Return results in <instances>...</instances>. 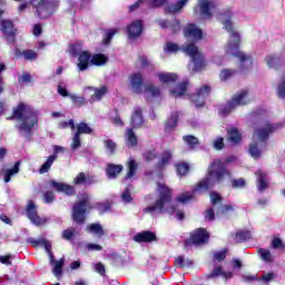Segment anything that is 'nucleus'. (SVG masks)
I'll use <instances>...</instances> for the list:
<instances>
[{
	"label": "nucleus",
	"instance_id": "25",
	"mask_svg": "<svg viewBox=\"0 0 285 285\" xmlns=\"http://www.w3.org/2000/svg\"><path fill=\"white\" fill-rule=\"evenodd\" d=\"M19 166H21V163L17 161L14 166L11 168H4L2 169L1 174L4 179V184H9V181L14 177V175L19 174Z\"/></svg>",
	"mask_w": 285,
	"mask_h": 285
},
{
	"label": "nucleus",
	"instance_id": "58",
	"mask_svg": "<svg viewBox=\"0 0 285 285\" xmlns=\"http://www.w3.org/2000/svg\"><path fill=\"white\" fill-rule=\"evenodd\" d=\"M43 202H45V204H52V202H55V193H52V191L45 193Z\"/></svg>",
	"mask_w": 285,
	"mask_h": 285
},
{
	"label": "nucleus",
	"instance_id": "23",
	"mask_svg": "<svg viewBox=\"0 0 285 285\" xmlns=\"http://www.w3.org/2000/svg\"><path fill=\"white\" fill-rule=\"evenodd\" d=\"M50 188H53L57 193H65V195H72L75 193V187L55 180L50 181Z\"/></svg>",
	"mask_w": 285,
	"mask_h": 285
},
{
	"label": "nucleus",
	"instance_id": "30",
	"mask_svg": "<svg viewBox=\"0 0 285 285\" xmlns=\"http://www.w3.org/2000/svg\"><path fill=\"white\" fill-rule=\"evenodd\" d=\"M178 119H179V111H173L165 125L166 132H170V130H175V128H177Z\"/></svg>",
	"mask_w": 285,
	"mask_h": 285
},
{
	"label": "nucleus",
	"instance_id": "36",
	"mask_svg": "<svg viewBox=\"0 0 285 285\" xmlns=\"http://www.w3.org/2000/svg\"><path fill=\"white\" fill-rule=\"evenodd\" d=\"M87 233H90L96 237H104V227H101L100 224H90L87 226Z\"/></svg>",
	"mask_w": 285,
	"mask_h": 285
},
{
	"label": "nucleus",
	"instance_id": "59",
	"mask_svg": "<svg viewBox=\"0 0 285 285\" xmlns=\"http://www.w3.org/2000/svg\"><path fill=\"white\" fill-rule=\"evenodd\" d=\"M85 183H86V175L83 173L78 174L73 179V184H76V186H79Z\"/></svg>",
	"mask_w": 285,
	"mask_h": 285
},
{
	"label": "nucleus",
	"instance_id": "48",
	"mask_svg": "<svg viewBox=\"0 0 285 285\" xmlns=\"http://www.w3.org/2000/svg\"><path fill=\"white\" fill-rule=\"evenodd\" d=\"M110 206H112V203L109 202V200L104 202V203H98L97 204V210L100 214L108 213L110 210Z\"/></svg>",
	"mask_w": 285,
	"mask_h": 285
},
{
	"label": "nucleus",
	"instance_id": "26",
	"mask_svg": "<svg viewBox=\"0 0 285 285\" xmlns=\"http://www.w3.org/2000/svg\"><path fill=\"white\" fill-rule=\"evenodd\" d=\"M265 62L273 70H277V68H279V66H283V63H284L282 58H279V56H277L275 53L267 55L265 57Z\"/></svg>",
	"mask_w": 285,
	"mask_h": 285
},
{
	"label": "nucleus",
	"instance_id": "12",
	"mask_svg": "<svg viewBox=\"0 0 285 285\" xmlns=\"http://www.w3.org/2000/svg\"><path fill=\"white\" fill-rule=\"evenodd\" d=\"M149 8H160L164 6L166 12H180L181 9L188 3V0H178L176 4H168V0H147Z\"/></svg>",
	"mask_w": 285,
	"mask_h": 285
},
{
	"label": "nucleus",
	"instance_id": "62",
	"mask_svg": "<svg viewBox=\"0 0 285 285\" xmlns=\"http://www.w3.org/2000/svg\"><path fill=\"white\" fill-rule=\"evenodd\" d=\"M226 259V250L217 252L214 254V262H224Z\"/></svg>",
	"mask_w": 285,
	"mask_h": 285
},
{
	"label": "nucleus",
	"instance_id": "20",
	"mask_svg": "<svg viewBox=\"0 0 285 285\" xmlns=\"http://www.w3.org/2000/svg\"><path fill=\"white\" fill-rule=\"evenodd\" d=\"M0 30L4 35L7 41L12 43L14 41V24L10 20H1L0 21Z\"/></svg>",
	"mask_w": 285,
	"mask_h": 285
},
{
	"label": "nucleus",
	"instance_id": "37",
	"mask_svg": "<svg viewBox=\"0 0 285 285\" xmlns=\"http://www.w3.org/2000/svg\"><path fill=\"white\" fill-rule=\"evenodd\" d=\"M56 159H57V155L49 156L48 159L43 163V165L39 169L40 175H45V173H48L50 168H52V164H55Z\"/></svg>",
	"mask_w": 285,
	"mask_h": 285
},
{
	"label": "nucleus",
	"instance_id": "24",
	"mask_svg": "<svg viewBox=\"0 0 285 285\" xmlns=\"http://www.w3.org/2000/svg\"><path fill=\"white\" fill-rule=\"evenodd\" d=\"M156 77L158 78L160 83H165L166 86H170V83H175V81H177V79L179 78L177 73L166 72V71L158 72Z\"/></svg>",
	"mask_w": 285,
	"mask_h": 285
},
{
	"label": "nucleus",
	"instance_id": "41",
	"mask_svg": "<svg viewBox=\"0 0 285 285\" xmlns=\"http://www.w3.org/2000/svg\"><path fill=\"white\" fill-rule=\"evenodd\" d=\"M92 132V128H90V126H88V124L86 122H80L77 126V132L76 135H78L80 137V135H90Z\"/></svg>",
	"mask_w": 285,
	"mask_h": 285
},
{
	"label": "nucleus",
	"instance_id": "31",
	"mask_svg": "<svg viewBox=\"0 0 285 285\" xmlns=\"http://www.w3.org/2000/svg\"><path fill=\"white\" fill-rule=\"evenodd\" d=\"M187 88H188V82H181L176 87L169 89L170 96L175 98L184 97V95H186Z\"/></svg>",
	"mask_w": 285,
	"mask_h": 285
},
{
	"label": "nucleus",
	"instance_id": "54",
	"mask_svg": "<svg viewBox=\"0 0 285 285\" xmlns=\"http://www.w3.org/2000/svg\"><path fill=\"white\" fill-rule=\"evenodd\" d=\"M117 32H119V29H110L104 38V43H110V41H112V37H115Z\"/></svg>",
	"mask_w": 285,
	"mask_h": 285
},
{
	"label": "nucleus",
	"instance_id": "17",
	"mask_svg": "<svg viewBox=\"0 0 285 285\" xmlns=\"http://www.w3.org/2000/svg\"><path fill=\"white\" fill-rule=\"evenodd\" d=\"M107 92H108V88L104 86L99 88L87 87L83 89V94L90 97L89 98L90 104H95V101H101V99L106 97Z\"/></svg>",
	"mask_w": 285,
	"mask_h": 285
},
{
	"label": "nucleus",
	"instance_id": "49",
	"mask_svg": "<svg viewBox=\"0 0 285 285\" xmlns=\"http://www.w3.org/2000/svg\"><path fill=\"white\" fill-rule=\"evenodd\" d=\"M70 148L72 151L79 150V148H81V138L79 137V134L73 135Z\"/></svg>",
	"mask_w": 285,
	"mask_h": 285
},
{
	"label": "nucleus",
	"instance_id": "29",
	"mask_svg": "<svg viewBox=\"0 0 285 285\" xmlns=\"http://www.w3.org/2000/svg\"><path fill=\"white\" fill-rule=\"evenodd\" d=\"M124 170V165L109 164L106 168L108 179H116V177Z\"/></svg>",
	"mask_w": 285,
	"mask_h": 285
},
{
	"label": "nucleus",
	"instance_id": "53",
	"mask_svg": "<svg viewBox=\"0 0 285 285\" xmlns=\"http://www.w3.org/2000/svg\"><path fill=\"white\" fill-rule=\"evenodd\" d=\"M69 98L71 99L72 104L78 106V108L83 106V104H86V99L83 97H79L77 95H70Z\"/></svg>",
	"mask_w": 285,
	"mask_h": 285
},
{
	"label": "nucleus",
	"instance_id": "27",
	"mask_svg": "<svg viewBox=\"0 0 285 285\" xmlns=\"http://www.w3.org/2000/svg\"><path fill=\"white\" fill-rule=\"evenodd\" d=\"M209 277H223V279H232L233 272L224 271V267L216 265L213 272L209 274Z\"/></svg>",
	"mask_w": 285,
	"mask_h": 285
},
{
	"label": "nucleus",
	"instance_id": "42",
	"mask_svg": "<svg viewBox=\"0 0 285 285\" xmlns=\"http://www.w3.org/2000/svg\"><path fill=\"white\" fill-rule=\"evenodd\" d=\"M104 146H105L107 153H109V155H115V153L117 150V142H115L112 139H105Z\"/></svg>",
	"mask_w": 285,
	"mask_h": 285
},
{
	"label": "nucleus",
	"instance_id": "10",
	"mask_svg": "<svg viewBox=\"0 0 285 285\" xmlns=\"http://www.w3.org/2000/svg\"><path fill=\"white\" fill-rule=\"evenodd\" d=\"M248 104H250V95L248 94V90H240L234 94L226 105L219 107V112L222 115H230L235 108H239V106H246Z\"/></svg>",
	"mask_w": 285,
	"mask_h": 285
},
{
	"label": "nucleus",
	"instance_id": "63",
	"mask_svg": "<svg viewBox=\"0 0 285 285\" xmlns=\"http://www.w3.org/2000/svg\"><path fill=\"white\" fill-rule=\"evenodd\" d=\"M94 268H95L96 273H98L99 275H106V266H104V264L96 263L94 265Z\"/></svg>",
	"mask_w": 285,
	"mask_h": 285
},
{
	"label": "nucleus",
	"instance_id": "39",
	"mask_svg": "<svg viewBox=\"0 0 285 285\" xmlns=\"http://www.w3.org/2000/svg\"><path fill=\"white\" fill-rule=\"evenodd\" d=\"M127 166H128V173H127L126 180L132 179V177H135V174L137 173V161H135V159H129L127 163Z\"/></svg>",
	"mask_w": 285,
	"mask_h": 285
},
{
	"label": "nucleus",
	"instance_id": "47",
	"mask_svg": "<svg viewBox=\"0 0 285 285\" xmlns=\"http://www.w3.org/2000/svg\"><path fill=\"white\" fill-rule=\"evenodd\" d=\"M132 190V187L127 186L124 193L121 194V200L124 204H130L132 202V196H130V193Z\"/></svg>",
	"mask_w": 285,
	"mask_h": 285
},
{
	"label": "nucleus",
	"instance_id": "5",
	"mask_svg": "<svg viewBox=\"0 0 285 285\" xmlns=\"http://www.w3.org/2000/svg\"><path fill=\"white\" fill-rule=\"evenodd\" d=\"M11 119L18 121L17 128L23 137H30L35 126L38 124L37 112L32 110L30 105L20 102L13 108V115Z\"/></svg>",
	"mask_w": 285,
	"mask_h": 285
},
{
	"label": "nucleus",
	"instance_id": "28",
	"mask_svg": "<svg viewBox=\"0 0 285 285\" xmlns=\"http://www.w3.org/2000/svg\"><path fill=\"white\" fill-rule=\"evenodd\" d=\"M227 139L234 146L242 144V131L237 128H232L227 131Z\"/></svg>",
	"mask_w": 285,
	"mask_h": 285
},
{
	"label": "nucleus",
	"instance_id": "6",
	"mask_svg": "<svg viewBox=\"0 0 285 285\" xmlns=\"http://www.w3.org/2000/svg\"><path fill=\"white\" fill-rule=\"evenodd\" d=\"M32 8L35 16L39 19H48L59 8V1L57 0H29L22 2L18 7V12H26L28 8Z\"/></svg>",
	"mask_w": 285,
	"mask_h": 285
},
{
	"label": "nucleus",
	"instance_id": "14",
	"mask_svg": "<svg viewBox=\"0 0 285 285\" xmlns=\"http://www.w3.org/2000/svg\"><path fill=\"white\" fill-rule=\"evenodd\" d=\"M210 95V86L205 85L196 89V92L191 96V101L196 106V108H203L204 104H206V99Z\"/></svg>",
	"mask_w": 285,
	"mask_h": 285
},
{
	"label": "nucleus",
	"instance_id": "45",
	"mask_svg": "<svg viewBox=\"0 0 285 285\" xmlns=\"http://www.w3.org/2000/svg\"><path fill=\"white\" fill-rule=\"evenodd\" d=\"M183 139L185 144L191 149H194L199 144V140L195 136H184Z\"/></svg>",
	"mask_w": 285,
	"mask_h": 285
},
{
	"label": "nucleus",
	"instance_id": "3",
	"mask_svg": "<svg viewBox=\"0 0 285 285\" xmlns=\"http://www.w3.org/2000/svg\"><path fill=\"white\" fill-rule=\"evenodd\" d=\"M184 36L187 38V41H193L181 48L183 52L188 55L191 59V62L188 65V70L189 72H199L208 66V61L206 60L204 52L195 46V42L204 39V32L199 27H197V24H187L184 28Z\"/></svg>",
	"mask_w": 285,
	"mask_h": 285
},
{
	"label": "nucleus",
	"instance_id": "4",
	"mask_svg": "<svg viewBox=\"0 0 285 285\" xmlns=\"http://www.w3.org/2000/svg\"><path fill=\"white\" fill-rule=\"evenodd\" d=\"M158 197L155 203L148 205L144 208V213L151 215V217H157L161 213H168L174 215L176 213V218L184 219V212L178 209L175 204H173V191L165 184L158 183Z\"/></svg>",
	"mask_w": 285,
	"mask_h": 285
},
{
	"label": "nucleus",
	"instance_id": "34",
	"mask_svg": "<svg viewBox=\"0 0 285 285\" xmlns=\"http://www.w3.org/2000/svg\"><path fill=\"white\" fill-rule=\"evenodd\" d=\"M125 141L128 148H135L137 146V136L135 135V131H132V129H127L125 135Z\"/></svg>",
	"mask_w": 285,
	"mask_h": 285
},
{
	"label": "nucleus",
	"instance_id": "52",
	"mask_svg": "<svg viewBox=\"0 0 285 285\" xmlns=\"http://www.w3.org/2000/svg\"><path fill=\"white\" fill-rule=\"evenodd\" d=\"M234 75H235V70H233V69H223L220 71L219 78H220L222 81H227V79H230V77H233Z\"/></svg>",
	"mask_w": 285,
	"mask_h": 285
},
{
	"label": "nucleus",
	"instance_id": "7",
	"mask_svg": "<svg viewBox=\"0 0 285 285\" xmlns=\"http://www.w3.org/2000/svg\"><path fill=\"white\" fill-rule=\"evenodd\" d=\"M71 53L73 57H78L76 60V68L78 72H86L90 66H106L108 62V56L102 53L90 55L89 51H77V46L71 47Z\"/></svg>",
	"mask_w": 285,
	"mask_h": 285
},
{
	"label": "nucleus",
	"instance_id": "2",
	"mask_svg": "<svg viewBox=\"0 0 285 285\" xmlns=\"http://www.w3.org/2000/svg\"><path fill=\"white\" fill-rule=\"evenodd\" d=\"M218 21H220L224 29L229 32V40L225 46V55L237 57L240 62V72H250V70H253V57L239 50V43L242 39L239 38V33L235 30V27L233 26V11L228 10L226 12L219 13Z\"/></svg>",
	"mask_w": 285,
	"mask_h": 285
},
{
	"label": "nucleus",
	"instance_id": "9",
	"mask_svg": "<svg viewBox=\"0 0 285 285\" xmlns=\"http://www.w3.org/2000/svg\"><path fill=\"white\" fill-rule=\"evenodd\" d=\"M28 243L31 244V246H33L35 248H37V246H43L49 255L50 264L52 266V273L56 277H59L62 273L63 259L55 261V256H52V244L50 243V240H47L46 238H29Z\"/></svg>",
	"mask_w": 285,
	"mask_h": 285
},
{
	"label": "nucleus",
	"instance_id": "50",
	"mask_svg": "<svg viewBox=\"0 0 285 285\" xmlns=\"http://www.w3.org/2000/svg\"><path fill=\"white\" fill-rule=\"evenodd\" d=\"M258 253L263 262H273V254H271V250L261 248Z\"/></svg>",
	"mask_w": 285,
	"mask_h": 285
},
{
	"label": "nucleus",
	"instance_id": "21",
	"mask_svg": "<svg viewBox=\"0 0 285 285\" xmlns=\"http://www.w3.org/2000/svg\"><path fill=\"white\" fill-rule=\"evenodd\" d=\"M142 92L147 101H153L154 99L161 97V89L153 83H146Z\"/></svg>",
	"mask_w": 285,
	"mask_h": 285
},
{
	"label": "nucleus",
	"instance_id": "46",
	"mask_svg": "<svg viewBox=\"0 0 285 285\" xmlns=\"http://www.w3.org/2000/svg\"><path fill=\"white\" fill-rule=\"evenodd\" d=\"M276 95L281 99H285V77H283L279 80L278 86H277V90H276Z\"/></svg>",
	"mask_w": 285,
	"mask_h": 285
},
{
	"label": "nucleus",
	"instance_id": "55",
	"mask_svg": "<svg viewBox=\"0 0 285 285\" xmlns=\"http://www.w3.org/2000/svg\"><path fill=\"white\" fill-rule=\"evenodd\" d=\"M212 63H214L215 66H225L226 65V58L222 57V56H214L212 57Z\"/></svg>",
	"mask_w": 285,
	"mask_h": 285
},
{
	"label": "nucleus",
	"instance_id": "40",
	"mask_svg": "<svg viewBox=\"0 0 285 285\" xmlns=\"http://www.w3.org/2000/svg\"><path fill=\"white\" fill-rule=\"evenodd\" d=\"M188 170H190V167L187 163H178L176 164V171L179 177H185V175H188Z\"/></svg>",
	"mask_w": 285,
	"mask_h": 285
},
{
	"label": "nucleus",
	"instance_id": "35",
	"mask_svg": "<svg viewBox=\"0 0 285 285\" xmlns=\"http://www.w3.org/2000/svg\"><path fill=\"white\" fill-rule=\"evenodd\" d=\"M144 124V116H141V108H136L131 116V125L137 128Z\"/></svg>",
	"mask_w": 285,
	"mask_h": 285
},
{
	"label": "nucleus",
	"instance_id": "16",
	"mask_svg": "<svg viewBox=\"0 0 285 285\" xmlns=\"http://www.w3.org/2000/svg\"><path fill=\"white\" fill-rule=\"evenodd\" d=\"M27 217L35 226H43V224L48 222L46 217L41 218L37 214V206L35 205V203H32V200H30L27 205Z\"/></svg>",
	"mask_w": 285,
	"mask_h": 285
},
{
	"label": "nucleus",
	"instance_id": "11",
	"mask_svg": "<svg viewBox=\"0 0 285 285\" xmlns=\"http://www.w3.org/2000/svg\"><path fill=\"white\" fill-rule=\"evenodd\" d=\"M88 194H82L80 196V202L73 205L72 217L73 222H76L77 224H83V222H86V210L90 208V203L88 202Z\"/></svg>",
	"mask_w": 285,
	"mask_h": 285
},
{
	"label": "nucleus",
	"instance_id": "15",
	"mask_svg": "<svg viewBox=\"0 0 285 285\" xmlns=\"http://www.w3.org/2000/svg\"><path fill=\"white\" fill-rule=\"evenodd\" d=\"M144 35V22L141 20L132 21L127 26V39L129 41H137Z\"/></svg>",
	"mask_w": 285,
	"mask_h": 285
},
{
	"label": "nucleus",
	"instance_id": "61",
	"mask_svg": "<svg viewBox=\"0 0 285 285\" xmlns=\"http://www.w3.org/2000/svg\"><path fill=\"white\" fill-rule=\"evenodd\" d=\"M213 146L215 150H222L224 148V138L218 137L214 140Z\"/></svg>",
	"mask_w": 285,
	"mask_h": 285
},
{
	"label": "nucleus",
	"instance_id": "57",
	"mask_svg": "<svg viewBox=\"0 0 285 285\" xmlns=\"http://www.w3.org/2000/svg\"><path fill=\"white\" fill-rule=\"evenodd\" d=\"M210 202L213 204V206H217V204H219L222 202V195L213 191L210 193Z\"/></svg>",
	"mask_w": 285,
	"mask_h": 285
},
{
	"label": "nucleus",
	"instance_id": "13",
	"mask_svg": "<svg viewBox=\"0 0 285 285\" xmlns=\"http://www.w3.org/2000/svg\"><path fill=\"white\" fill-rule=\"evenodd\" d=\"M213 8H215L213 0H198V6L194 9V12L195 14H199L204 21H207L208 19H213V12H210Z\"/></svg>",
	"mask_w": 285,
	"mask_h": 285
},
{
	"label": "nucleus",
	"instance_id": "8",
	"mask_svg": "<svg viewBox=\"0 0 285 285\" xmlns=\"http://www.w3.org/2000/svg\"><path fill=\"white\" fill-rule=\"evenodd\" d=\"M275 130V126L271 124H261L258 127L255 129L254 135H253V142L249 144V149L248 153L253 159H259L262 157V153H264V141L268 139V136L271 132Z\"/></svg>",
	"mask_w": 285,
	"mask_h": 285
},
{
	"label": "nucleus",
	"instance_id": "44",
	"mask_svg": "<svg viewBox=\"0 0 285 285\" xmlns=\"http://www.w3.org/2000/svg\"><path fill=\"white\" fill-rule=\"evenodd\" d=\"M233 213V207L230 205H222L216 212V217H224V215H229Z\"/></svg>",
	"mask_w": 285,
	"mask_h": 285
},
{
	"label": "nucleus",
	"instance_id": "33",
	"mask_svg": "<svg viewBox=\"0 0 285 285\" xmlns=\"http://www.w3.org/2000/svg\"><path fill=\"white\" fill-rule=\"evenodd\" d=\"M256 176L258 190L262 193V190H266V188H268V178H266V174L261 169L256 173Z\"/></svg>",
	"mask_w": 285,
	"mask_h": 285
},
{
	"label": "nucleus",
	"instance_id": "60",
	"mask_svg": "<svg viewBox=\"0 0 285 285\" xmlns=\"http://www.w3.org/2000/svg\"><path fill=\"white\" fill-rule=\"evenodd\" d=\"M24 59H28L29 61H35L37 59V52L32 50H26L23 51Z\"/></svg>",
	"mask_w": 285,
	"mask_h": 285
},
{
	"label": "nucleus",
	"instance_id": "32",
	"mask_svg": "<svg viewBox=\"0 0 285 285\" xmlns=\"http://www.w3.org/2000/svg\"><path fill=\"white\" fill-rule=\"evenodd\" d=\"M173 159V151L171 150H164L160 155V159L158 161V168L161 170L163 168H166L170 164V160Z\"/></svg>",
	"mask_w": 285,
	"mask_h": 285
},
{
	"label": "nucleus",
	"instance_id": "64",
	"mask_svg": "<svg viewBox=\"0 0 285 285\" xmlns=\"http://www.w3.org/2000/svg\"><path fill=\"white\" fill-rule=\"evenodd\" d=\"M245 239H248V233H246V232H238L236 234V242H245Z\"/></svg>",
	"mask_w": 285,
	"mask_h": 285
},
{
	"label": "nucleus",
	"instance_id": "43",
	"mask_svg": "<svg viewBox=\"0 0 285 285\" xmlns=\"http://www.w3.org/2000/svg\"><path fill=\"white\" fill-rule=\"evenodd\" d=\"M164 52H167L168 55H175V52H179V45L167 42L164 47Z\"/></svg>",
	"mask_w": 285,
	"mask_h": 285
},
{
	"label": "nucleus",
	"instance_id": "1",
	"mask_svg": "<svg viewBox=\"0 0 285 285\" xmlns=\"http://www.w3.org/2000/svg\"><path fill=\"white\" fill-rule=\"evenodd\" d=\"M230 171L226 169V165L219 160L214 159L207 169V176L200 180L193 189V191H185L178 196L179 204H188L195 199V195H203L208 188H213L215 184H223V181H230Z\"/></svg>",
	"mask_w": 285,
	"mask_h": 285
},
{
	"label": "nucleus",
	"instance_id": "38",
	"mask_svg": "<svg viewBox=\"0 0 285 285\" xmlns=\"http://www.w3.org/2000/svg\"><path fill=\"white\" fill-rule=\"evenodd\" d=\"M175 266L177 268H188V266H193V261L185 256H178L175 258Z\"/></svg>",
	"mask_w": 285,
	"mask_h": 285
},
{
	"label": "nucleus",
	"instance_id": "18",
	"mask_svg": "<svg viewBox=\"0 0 285 285\" xmlns=\"http://www.w3.org/2000/svg\"><path fill=\"white\" fill-rule=\"evenodd\" d=\"M129 86L132 92L141 95L144 92V75L141 72H134L129 76Z\"/></svg>",
	"mask_w": 285,
	"mask_h": 285
},
{
	"label": "nucleus",
	"instance_id": "51",
	"mask_svg": "<svg viewBox=\"0 0 285 285\" xmlns=\"http://www.w3.org/2000/svg\"><path fill=\"white\" fill-rule=\"evenodd\" d=\"M58 128L60 130H66V128H70L71 130H75V120H63L58 122Z\"/></svg>",
	"mask_w": 285,
	"mask_h": 285
},
{
	"label": "nucleus",
	"instance_id": "22",
	"mask_svg": "<svg viewBox=\"0 0 285 285\" xmlns=\"http://www.w3.org/2000/svg\"><path fill=\"white\" fill-rule=\"evenodd\" d=\"M134 240H136L137 244L157 242V235L153 232L145 230L136 234Z\"/></svg>",
	"mask_w": 285,
	"mask_h": 285
},
{
	"label": "nucleus",
	"instance_id": "56",
	"mask_svg": "<svg viewBox=\"0 0 285 285\" xmlns=\"http://www.w3.org/2000/svg\"><path fill=\"white\" fill-rule=\"evenodd\" d=\"M205 219L207 222H213L215 219V209L213 207L206 209Z\"/></svg>",
	"mask_w": 285,
	"mask_h": 285
},
{
	"label": "nucleus",
	"instance_id": "19",
	"mask_svg": "<svg viewBox=\"0 0 285 285\" xmlns=\"http://www.w3.org/2000/svg\"><path fill=\"white\" fill-rule=\"evenodd\" d=\"M208 237L209 235L206 229L198 228L190 234L189 242L196 246H202V244H206L208 242Z\"/></svg>",
	"mask_w": 285,
	"mask_h": 285
}]
</instances>
